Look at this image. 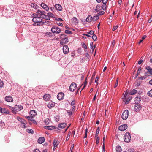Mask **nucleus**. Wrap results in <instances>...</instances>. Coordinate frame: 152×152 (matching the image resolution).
Returning <instances> with one entry per match:
<instances>
[{"label": "nucleus", "instance_id": "obj_35", "mask_svg": "<svg viewBox=\"0 0 152 152\" xmlns=\"http://www.w3.org/2000/svg\"><path fill=\"white\" fill-rule=\"evenodd\" d=\"M31 7H33L37 9V4L35 3H31Z\"/></svg>", "mask_w": 152, "mask_h": 152}, {"label": "nucleus", "instance_id": "obj_41", "mask_svg": "<svg viewBox=\"0 0 152 152\" xmlns=\"http://www.w3.org/2000/svg\"><path fill=\"white\" fill-rule=\"evenodd\" d=\"M92 38L95 41L97 39V37L95 34H93L92 36Z\"/></svg>", "mask_w": 152, "mask_h": 152}, {"label": "nucleus", "instance_id": "obj_40", "mask_svg": "<svg viewBox=\"0 0 152 152\" xmlns=\"http://www.w3.org/2000/svg\"><path fill=\"white\" fill-rule=\"evenodd\" d=\"M142 68L141 67H140L139 68L137 72V74L136 75V77H137L140 74V72H139V71H141L142 70Z\"/></svg>", "mask_w": 152, "mask_h": 152}, {"label": "nucleus", "instance_id": "obj_62", "mask_svg": "<svg viewBox=\"0 0 152 152\" xmlns=\"http://www.w3.org/2000/svg\"><path fill=\"white\" fill-rule=\"evenodd\" d=\"M98 79H99V78H98V77L97 76L95 80V82L96 83H97V81L98 80Z\"/></svg>", "mask_w": 152, "mask_h": 152}, {"label": "nucleus", "instance_id": "obj_60", "mask_svg": "<svg viewBox=\"0 0 152 152\" xmlns=\"http://www.w3.org/2000/svg\"><path fill=\"white\" fill-rule=\"evenodd\" d=\"M33 152H40L39 149H36L34 150Z\"/></svg>", "mask_w": 152, "mask_h": 152}, {"label": "nucleus", "instance_id": "obj_20", "mask_svg": "<svg viewBox=\"0 0 152 152\" xmlns=\"http://www.w3.org/2000/svg\"><path fill=\"white\" fill-rule=\"evenodd\" d=\"M45 139L44 137H41L38 139V142L39 143L42 144L45 141Z\"/></svg>", "mask_w": 152, "mask_h": 152}, {"label": "nucleus", "instance_id": "obj_7", "mask_svg": "<svg viewBox=\"0 0 152 152\" xmlns=\"http://www.w3.org/2000/svg\"><path fill=\"white\" fill-rule=\"evenodd\" d=\"M128 94V93L127 92V91H126L124 94V99L123 100V101H124V102L126 101L125 103V104H128L130 100L132 99V98L131 97L129 99V98L127 99L126 100V99L127 98L126 97L127 96Z\"/></svg>", "mask_w": 152, "mask_h": 152}, {"label": "nucleus", "instance_id": "obj_15", "mask_svg": "<svg viewBox=\"0 0 152 152\" xmlns=\"http://www.w3.org/2000/svg\"><path fill=\"white\" fill-rule=\"evenodd\" d=\"M50 94H46L43 96V98L45 101H47L50 99Z\"/></svg>", "mask_w": 152, "mask_h": 152}, {"label": "nucleus", "instance_id": "obj_55", "mask_svg": "<svg viewBox=\"0 0 152 152\" xmlns=\"http://www.w3.org/2000/svg\"><path fill=\"white\" fill-rule=\"evenodd\" d=\"M118 26H114L113 28L112 31H114L116 30L118 28Z\"/></svg>", "mask_w": 152, "mask_h": 152}, {"label": "nucleus", "instance_id": "obj_39", "mask_svg": "<svg viewBox=\"0 0 152 152\" xmlns=\"http://www.w3.org/2000/svg\"><path fill=\"white\" fill-rule=\"evenodd\" d=\"M47 14L50 17H50H52L53 18L54 17V15L51 12H49L47 13Z\"/></svg>", "mask_w": 152, "mask_h": 152}, {"label": "nucleus", "instance_id": "obj_54", "mask_svg": "<svg viewBox=\"0 0 152 152\" xmlns=\"http://www.w3.org/2000/svg\"><path fill=\"white\" fill-rule=\"evenodd\" d=\"M75 104V100H73L71 102V105L72 106L74 105Z\"/></svg>", "mask_w": 152, "mask_h": 152}, {"label": "nucleus", "instance_id": "obj_2", "mask_svg": "<svg viewBox=\"0 0 152 152\" xmlns=\"http://www.w3.org/2000/svg\"><path fill=\"white\" fill-rule=\"evenodd\" d=\"M65 36L64 34H61L60 36V38L62 39L60 41V44L62 45L67 43L69 42L67 37Z\"/></svg>", "mask_w": 152, "mask_h": 152}, {"label": "nucleus", "instance_id": "obj_1", "mask_svg": "<svg viewBox=\"0 0 152 152\" xmlns=\"http://www.w3.org/2000/svg\"><path fill=\"white\" fill-rule=\"evenodd\" d=\"M36 14L33 15V18L32 21L36 24V23H41L42 21V15H44V12H42V10H38L36 12Z\"/></svg>", "mask_w": 152, "mask_h": 152}, {"label": "nucleus", "instance_id": "obj_53", "mask_svg": "<svg viewBox=\"0 0 152 152\" xmlns=\"http://www.w3.org/2000/svg\"><path fill=\"white\" fill-rule=\"evenodd\" d=\"M57 21H62L63 20L60 18H56L55 19Z\"/></svg>", "mask_w": 152, "mask_h": 152}, {"label": "nucleus", "instance_id": "obj_46", "mask_svg": "<svg viewBox=\"0 0 152 152\" xmlns=\"http://www.w3.org/2000/svg\"><path fill=\"white\" fill-rule=\"evenodd\" d=\"M88 132V129L87 128H86V132L85 133V136L84 137V138H86L87 136V133Z\"/></svg>", "mask_w": 152, "mask_h": 152}, {"label": "nucleus", "instance_id": "obj_36", "mask_svg": "<svg viewBox=\"0 0 152 152\" xmlns=\"http://www.w3.org/2000/svg\"><path fill=\"white\" fill-rule=\"evenodd\" d=\"M44 122L45 124H48L50 123L49 119L48 118H47L45 120Z\"/></svg>", "mask_w": 152, "mask_h": 152}, {"label": "nucleus", "instance_id": "obj_29", "mask_svg": "<svg viewBox=\"0 0 152 152\" xmlns=\"http://www.w3.org/2000/svg\"><path fill=\"white\" fill-rule=\"evenodd\" d=\"M99 18V15H96L92 17V21H94L96 20Z\"/></svg>", "mask_w": 152, "mask_h": 152}, {"label": "nucleus", "instance_id": "obj_12", "mask_svg": "<svg viewBox=\"0 0 152 152\" xmlns=\"http://www.w3.org/2000/svg\"><path fill=\"white\" fill-rule=\"evenodd\" d=\"M42 12H44L43 14L44 15H42V18H44L46 20H50V17L47 14V15H45V14H46V13L44 11H42Z\"/></svg>", "mask_w": 152, "mask_h": 152}, {"label": "nucleus", "instance_id": "obj_9", "mask_svg": "<svg viewBox=\"0 0 152 152\" xmlns=\"http://www.w3.org/2000/svg\"><path fill=\"white\" fill-rule=\"evenodd\" d=\"M142 107L141 104L138 103L135 104L134 106V109L136 112L139 111L141 109Z\"/></svg>", "mask_w": 152, "mask_h": 152}, {"label": "nucleus", "instance_id": "obj_16", "mask_svg": "<svg viewBox=\"0 0 152 152\" xmlns=\"http://www.w3.org/2000/svg\"><path fill=\"white\" fill-rule=\"evenodd\" d=\"M41 6L44 10L46 11H48L49 10V8L48 6L44 3H42L41 4Z\"/></svg>", "mask_w": 152, "mask_h": 152}, {"label": "nucleus", "instance_id": "obj_19", "mask_svg": "<svg viewBox=\"0 0 152 152\" xmlns=\"http://www.w3.org/2000/svg\"><path fill=\"white\" fill-rule=\"evenodd\" d=\"M103 5L102 6V9L103 10H105L106 7V4L107 3V1H102Z\"/></svg>", "mask_w": 152, "mask_h": 152}, {"label": "nucleus", "instance_id": "obj_37", "mask_svg": "<svg viewBox=\"0 0 152 152\" xmlns=\"http://www.w3.org/2000/svg\"><path fill=\"white\" fill-rule=\"evenodd\" d=\"M72 20L74 23H77V19L75 17H73L72 18Z\"/></svg>", "mask_w": 152, "mask_h": 152}, {"label": "nucleus", "instance_id": "obj_50", "mask_svg": "<svg viewBox=\"0 0 152 152\" xmlns=\"http://www.w3.org/2000/svg\"><path fill=\"white\" fill-rule=\"evenodd\" d=\"M115 41L114 40H113L112 43L111 47L113 48L115 45Z\"/></svg>", "mask_w": 152, "mask_h": 152}, {"label": "nucleus", "instance_id": "obj_24", "mask_svg": "<svg viewBox=\"0 0 152 152\" xmlns=\"http://www.w3.org/2000/svg\"><path fill=\"white\" fill-rule=\"evenodd\" d=\"M66 125V123H61L58 125V127L60 128H64Z\"/></svg>", "mask_w": 152, "mask_h": 152}, {"label": "nucleus", "instance_id": "obj_32", "mask_svg": "<svg viewBox=\"0 0 152 152\" xmlns=\"http://www.w3.org/2000/svg\"><path fill=\"white\" fill-rule=\"evenodd\" d=\"M17 119L19 121H20L22 124L23 122H26L24 120L19 117H17Z\"/></svg>", "mask_w": 152, "mask_h": 152}, {"label": "nucleus", "instance_id": "obj_51", "mask_svg": "<svg viewBox=\"0 0 152 152\" xmlns=\"http://www.w3.org/2000/svg\"><path fill=\"white\" fill-rule=\"evenodd\" d=\"M28 132L29 133H34V131L32 129H29L28 130Z\"/></svg>", "mask_w": 152, "mask_h": 152}, {"label": "nucleus", "instance_id": "obj_64", "mask_svg": "<svg viewBox=\"0 0 152 152\" xmlns=\"http://www.w3.org/2000/svg\"><path fill=\"white\" fill-rule=\"evenodd\" d=\"M152 21V15L151 16L150 18L148 20V22L149 23H151Z\"/></svg>", "mask_w": 152, "mask_h": 152}, {"label": "nucleus", "instance_id": "obj_49", "mask_svg": "<svg viewBox=\"0 0 152 152\" xmlns=\"http://www.w3.org/2000/svg\"><path fill=\"white\" fill-rule=\"evenodd\" d=\"M118 79L117 78L115 84L114 86V88H115L116 87H117V86H118Z\"/></svg>", "mask_w": 152, "mask_h": 152}, {"label": "nucleus", "instance_id": "obj_22", "mask_svg": "<svg viewBox=\"0 0 152 152\" xmlns=\"http://www.w3.org/2000/svg\"><path fill=\"white\" fill-rule=\"evenodd\" d=\"M44 128L46 129L52 130L55 129V127L53 126H44Z\"/></svg>", "mask_w": 152, "mask_h": 152}, {"label": "nucleus", "instance_id": "obj_31", "mask_svg": "<svg viewBox=\"0 0 152 152\" xmlns=\"http://www.w3.org/2000/svg\"><path fill=\"white\" fill-rule=\"evenodd\" d=\"M137 92V90H136L135 89H133L130 91V94L131 95H133L135 94Z\"/></svg>", "mask_w": 152, "mask_h": 152}, {"label": "nucleus", "instance_id": "obj_17", "mask_svg": "<svg viewBox=\"0 0 152 152\" xmlns=\"http://www.w3.org/2000/svg\"><path fill=\"white\" fill-rule=\"evenodd\" d=\"M5 100L8 102H12L13 101V99L12 97L10 96H7L5 98Z\"/></svg>", "mask_w": 152, "mask_h": 152}, {"label": "nucleus", "instance_id": "obj_13", "mask_svg": "<svg viewBox=\"0 0 152 152\" xmlns=\"http://www.w3.org/2000/svg\"><path fill=\"white\" fill-rule=\"evenodd\" d=\"M63 50L64 53L65 54H67L69 51V48L67 45H64L63 46Z\"/></svg>", "mask_w": 152, "mask_h": 152}, {"label": "nucleus", "instance_id": "obj_38", "mask_svg": "<svg viewBox=\"0 0 152 152\" xmlns=\"http://www.w3.org/2000/svg\"><path fill=\"white\" fill-rule=\"evenodd\" d=\"M148 95L149 96L152 97V89L151 90L148 92Z\"/></svg>", "mask_w": 152, "mask_h": 152}, {"label": "nucleus", "instance_id": "obj_3", "mask_svg": "<svg viewBox=\"0 0 152 152\" xmlns=\"http://www.w3.org/2000/svg\"><path fill=\"white\" fill-rule=\"evenodd\" d=\"M131 139V137L129 133H126L124 136V141L127 142H129L130 141Z\"/></svg>", "mask_w": 152, "mask_h": 152}, {"label": "nucleus", "instance_id": "obj_10", "mask_svg": "<svg viewBox=\"0 0 152 152\" xmlns=\"http://www.w3.org/2000/svg\"><path fill=\"white\" fill-rule=\"evenodd\" d=\"M146 69L148 71V72L145 73V75L149 76V74L152 75V68H151L149 66H147L146 67Z\"/></svg>", "mask_w": 152, "mask_h": 152}, {"label": "nucleus", "instance_id": "obj_56", "mask_svg": "<svg viewBox=\"0 0 152 152\" xmlns=\"http://www.w3.org/2000/svg\"><path fill=\"white\" fill-rule=\"evenodd\" d=\"M67 113H68L69 115H71L73 112L72 111H67Z\"/></svg>", "mask_w": 152, "mask_h": 152}, {"label": "nucleus", "instance_id": "obj_43", "mask_svg": "<svg viewBox=\"0 0 152 152\" xmlns=\"http://www.w3.org/2000/svg\"><path fill=\"white\" fill-rule=\"evenodd\" d=\"M70 135V132L68 133L66 137V140L67 141L69 139Z\"/></svg>", "mask_w": 152, "mask_h": 152}, {"label": "nucleus", "instance_id": "obj_47", "mask_svg": "<svg viewBox=\"0 0 152 152\" xmlns=\"http://www.w3.org/2000/svg\"><path fill=\"white\" fill-rule=\"evenodd\" d=\"M136 100H137V103H138V102H140L141 100V99H140V98H138V97H136L135 98V101Z\"/></svg>", "mask_w": 152, "mask_h": 152}, {"label": "nucleus", "instance_id": "obj_33", "mask_svg": "<svg viewBox=\"0 0 152 152\" xmlns=\"http://www.w3.org/2000/svg\"><path fill=\"white\" fill-rule=\"evenodd\" d=\"M95 138L96 140V144H98L99 143V138L98 136V135H95Z\"/></svg>", "mask_w": 152, "mask_h": 152}, {"label": "nucleus", "instance_id": "obj_58", "mask_svg": "<svg viewBox=\"0 0 152 152\" xmlns=\"http://www.w3.org/2000/svg\"><path fill=\"white\" fill-rule=\"evenodd\" d=\"M55 121H58L59 120V117L58 116H56L55 117Z\"/></svg>", "mask_w": 152, "mask_h": 152}, {"label": "nucleus", "instance_id": "obj_23", "mask_svg": "<svg viewBox=\"0 0 152 152\" xmlns=\"http://www.w3.org/2000/svg\"><path fill=\"white\" fill-rule=\"evenodd\" d=\"M59 142H57L56 140H55L53 142V145H54V148L53 149V150H54L57 147L58 145L59 144Z\"/></svg>", "mask_w": 152, "mask_h": 152}, {"label": "nucleus", "instance_id": "obj_52", "mask_svg": "<svg viewBox=\"0 0 152 152\" xmlns=\"http://www.w3.org/2000/svg\"><path fill=\"white\" fill-rule=\"evenodd\" d=\"M82 46L83 48L85 49H87V45L84 43H83L82 44Z\"/></svg>", "mask_w": 152, "mask_h": 152}, {"label": "nucleus", "instance_id": "obj_45", "mask_svg": "<svg viewBox=\"0 0 152 152\" xmlns=\"http://www.w3.org/2000/svg\"><path fill=\"white\" fill-rule=\"evenodd\" d=\"M65 32L67 34H72V32L69 30H66L65 31Z\"/></svg>", "mask_w": 152, "mask_h": 152}, {"label": "nucleus", "instance_id": "obj_28", "mask_svg": "<svg viewBox=\"0 0 152 152\" xmlns=\"http://www.w3.org/2000/svg\"><path fill=\"white\" fill-rule=\"evenodd\" d=\"M116 152H121V147L118 145L116 146Z\"/></svg>", "mask_w": 152, "mask_h": 152}, {"label": "nucleus", "instance_id": "obj_30", "mask_svg": "<svg viewBox=\"0 0 152 152\" xmlns=\"http://www.w3.org/2000/svg\"><path fill=\"white\" fill-rule=\"evenodd\" d=\"M101 6L100 5H97L95 9V11L96 12H98L101 10Z\"/></svg>", "mask_w": 152, "mask_h": 152}, {"label": "nucleus", "instance_id": "obj_34", "mask_svg": "<svg viewBox=\"0 0 152 152\" xmlns=\"http://www.w3.org/2000/svg\"><path fill=\"white\" fill-rule=\"evenodd\" d=\"M90 46L91 48L92 49V53H93L94 52V49L95 48V46H93V44L92 42H91L90 43Z\"/></svg>", "mask_w": 152, "mask_h": 152}, {"label": "nucleus", "instance_id": "obj_59", "mask_svg": "<svg viewBox=\"0 0 152 152\" xmlns=\"http://www.w3.org/2000/svg\"><path fill=\"white\" fill-rule=\"evenodd\" d=\"M75 106H73L72 107V111L73 112H74L75 111Z\"/></svg>", "mask_w": 152, "mask_h": 152}, {"label": "nucleus", "instance_id": "obj_4", "mask_svg": "<svg viewBox=\"0 0 152 152\" xmlns=\"http://www.w3.org/2000/svg\"><path fill=\"white\" fill-rule=\"evenodd\" d=\"M129 115V111L125 110L123 113L122 115V118L123 120H125L128 118Z\"/></svg>", "mask_w": 152, "mask_h": 152}, {"label": "nucleus", "instance_id": "obj_18", "mask_svg": "<svg viewBox=\"0 0 152 152\" xmlns=\"http://www.w3.org/2000/svg\"><path fill=\"white\" fill-rule=\"evenodd\" d=\"M55 104V103L52 102H50L48 104L47 106L49 108L51 109L54 106Z\"/></svg>", "mask_w": 152, "mask_h": 152}, {"label": "nucleus", "instance_id": "obj_63", "mask_svg": "<svg viewBox=\"0 0 152 152\" xmlns=\"http://www.w3.org/2000/svg\"><path fill=\"white\" fill-rule=\"evenodd\" d=\"M140 78L141 80H143V79H145L146 78V77L144 76H142V77H141Z\"/></svg>", "mask_w": 152, "mask_h": 152}, {"label": "nucleus", "instance_id": "obj_8", "mask_svg": "<svg viewBox=\"0 0 152 152\" xmlns=\"http://www.w3.org/2000/svg\"><path fill=\"white\" fill-rule=\"evenodd\" d=\"M12 109H13V110H15L16 111H20L23 108L22 106L20 105H15L14 108L12 107Z\"/></svg>", "mask_w": 152, "mask_h": 152}, {"label": "nucleus", "instance_id": "obj_11", "mask_svg": "<svg viewBox=\"0 0 152 152\" xmlns=\"http://www.w3.org/2000/svg\"><path fill=\"white\" fill-rule=\"evenodd\" d=\"M127 127L126 124H124L120 126L118 128L121 131H124L125 130Z\"/></svg>", "mask_w": 152, "mask_h": 152}, {"label": "nucleus", "instance_id": "obj_25", "mask_svg": "<svg viewBox=\"0 0 152 152\" xmlns=\"http://www.w3.org/2000/svg\"><path fill=\"white\" fill-rule=\"evenodd\" d=\"M86 21L87 22H90L92 21V17L91 15H89L86 18Z\"/></svg>", "mask_w": 152, "mask_h": 152}, {"label": "nucleus", "instance_id": "obj_57", "mask_svg": "<svg viewBox=\"0 0 152 152\" xmlns=\"http://www.w3.org/2000/svg\"><path fill=\"white\" fill-rule=\"evenodd\" d=\"M88 34H90L91 35L93 34L94 33V32L92 30L90 31L88 33Z\"/></svg>", "mask_w": 152, "mask_h": 152}, {"label": "nucleus", "instance_id": "obj_42", "mask_svg": "<svg viewBox=\"0 0 152 152\" xmlns=\"http://www.w3.org/2000/svg\"><path fill=\"white\" fill-rule=\"evenodd\" d=\"M104 13V12L103 11H100L99 13H98L97 15H103Z\"/></svg>", "mask_w": 152, "mask_h": 152}, {"label": "nucleus", "instance_id": "obj_48", "mask_svg": "<svg viewBox=\"0 0 152 152\" xmlns=\"http://www.w3.org/2000/svg\"><path fill=\"white\" fill-rule=\"evenodd\" d=\"M99 127H98L96 131V134L95 135H98V134L99 133Z\"/></svg>", "mask_w": 152, "mask_h": 152}, {"label": "nucleus", "instance_id": "obj_26", "mask_svg": "<svg viewBox=\"0 0 152 152\" xmlns=\"http://www.w3.org/2000/svg\"><path fill=\"white\" fill-rule=\"evenodd\" d=\"M30 114L31 116L34 117L36 114L34 110H31L30 112Z\"/></svg>", "mask_w": 152, "mask_h": 152}, {"label": "nucleus", "instance_id": "obj_6", "mask_svg": "<svg viewBox=\"0 0 152 152\" xmlns=\"http://www.w3.org/2000/svg\"><path fill=\"white\" fill-rule=\"evenodd\" d=\"M77 87L76 84L74 82L72 83L70 85L69 87V89L70 91H73L75 90Z\"/></svg>", "mask_w": 152, "mask_h": 152}, {"label": "nucleus", "instance_id": "obj_27", "mask_svg": "<svg viewBox=\"0 0 152 152\" xmlns=\"http://www.w3.org/2000/svg\"><path fill=\"white\" fill-rule=\"evenodd\" d=\"M1 113H2L9 114L10 113V112L8 110H6L5 108H2Z\"/></svg>", "mask_w": 152, "mask_h": 152}, {"label": "nucleus", "instance_id": "obj_14", "mask_svg": "<svg viewBox=\"0 0 152 152\" xmlns=\"http://www.w3.org/2000/svg\"><path fill=\"white\" fill-rule=\"evenodd\" d=\"M64 94L62 92L59 93L57 96V97L58 99L59 100H61L63 98Z\"/></svg>", "mask_w": 152, "mask_h": 152}, {"label": "nucleus", "instance_id": "obj_5", "mask_svg": "<svg viewBox=\"0 0 152 152\" xmlns=\"http://www.w3.org/2000/svg\"><path fill=\"white\" fill-rule=\"evenodd\" d=\"M51 30L52 32L56 34H59L61 32L60 29L56 27H53Z\"/></svg>", "mask_w": 152, "mask_h": 152}, {"label": "nucleus", "instance_id": "obj_21", "mask_svg": "<svg viewBox=\"0 0 152 152\" xmlns=\"http://www.w3.org/2000/svg\"><path fill=\"white\" fill-rule=\"evenodd\" d=\"M55 7L56 9L59 11H61L62 10V7L59 4H56L55 5Z\"/></svg>", "mask_w": 152, "mask_h": 152}, {"label": "nucleus", "instance_id": "obj_44", "mask_svg": "<svg viewBox=\"0 0 152 152\" xmlns=\"http://www.w3.org/2000/svg\"><path fill=\"white\" fill-rule=\"evenodd\" d=\"M4 86V83L3 81L0 80V87H3Z\"/></svg>", "mask_w": 152, "mask_h": 152}, {"label": "nucleus", "instance_id": "obj_61", "mask_svg": "<svg viewBox=\"0 0 152 152\" xmlns=\"http://www.w3.org/2000/svg\"><path fill=\"white\" fill-rule=\"evenodd\" d=\"M142 59L140 60L138 62V64H140L142 63Z\"/></svg>", "mask_w": 152, "mask_h": 152}]
</instances>
